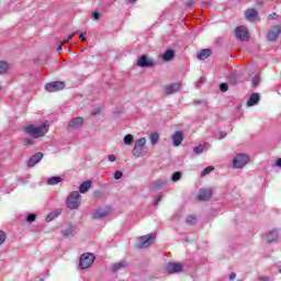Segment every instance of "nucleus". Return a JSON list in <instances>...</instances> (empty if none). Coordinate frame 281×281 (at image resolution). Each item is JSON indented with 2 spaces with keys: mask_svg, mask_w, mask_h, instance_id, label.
Segmentation results:
<instances>
[{
  "mask_svg": "<svg viewBox=\"0 0 281 281\" xmlns=\"http://www.w3.org/2000/svg\"><path fill=\"white\" fill-rule=\"evenodd\" d=\"M179 179H181V172L176 171V172L172 175V181H179Z\"/></svg>",
  "mask_w": 281,
  "mask_h": 281,
  "instance_id": "obj_38",
  "label": "nucleus"
},
{
  "mask_svg": "<svg viewBox=\"0 0 281 281\" xmlns=\"http://www.w3.org/2000/svg\"><path fill=\"white\" fill-rule=\"evenodd\" d=\"M258 102H260V94L252 93L247 101V106H256Z\"/></svg>",
  "mask_w": 281,
  "mask_h": 281,
  "instance_id": "obj_19",
  "label": "nucleus"
},
{
  "mask_svg": "<svg viewBox=\"0 0 281 281\" xmlns=\"http://www.w3.org/2000/svg\"><path fill=\"white\" fill-rule=\"evenodd\" d=\"M134 136L132 134H127L124 136L123 142L126 146H131L133 144Z\"/></svg>",
  "mask_w": 281,
  "mask_h": 281,
  "instance_id": "obj_28",
  "label": "nucleus"
},
{
  "mask_svg": "<svg viewBox=\"0 0 281 281\" xmlns=\"http://www.w3.org/2000/svg\"><path fill=\"white\" fill-rule=\"evenodd\" d=\"M63 89H65V81H53L45 85V91H48V93H56L63 91Z\"/></svg>",
  "mask_w": 281,
  "mask_h": 281,
  "instance_id": "obj_5",
  "label": "nucleus"
},
{
  "mask_svg": "<svg viewBox=\"0 0 281 281\" xmlns=\"http://www.w3.org/2000/svg\"><path fill=\"white\" fill-rule=\"evenodd\" d=\"M193 1L192 0H189L188 2H187V8H190L191 5H193Z\"/></svg>",
  "mask_w": 281,
  "mask_h": 281,
  "instance_id": "obj_49",
  "label": "nucleus"
},
{
  "mask_svg": "<svg viewBox=\"0 0 281 281\" xmlns=\"http://www.w3.org/2000/svg\"><path fill=\"white\" fill-rule=\"evenodd\" d=\"M124 173L122 171H115L114 172V179L120 180L121 177H123Z\"/></svg>",
  "mask_w": 281,
  "mask_h": 281,
  "instance_id": "obj_41",
  "label": "nucleus"
},
{
  "mask_svg": "<svg viewBox=\"0 0 281 281\" xmlns=\"http://www.w3.org/2000/svg\"><path fill=\"white\" fill-rule=\"evenodd\" d=\"M27 223H34L36 221V214H30L26 216Z\"/></svg>",
  "mask_w": 281,
  "mask_h": 281,
  "instance_id": "obj_36",
  "label": "nucleus"
},
{
  "mask_svg": "<svg viewBox=\"0 0 281 281\" xmlns=\"http://www.w3.org/2000/svg\"><path fill=\"white\" fill-rule=\"evenodd\" d=\"M81 201L80 192L72 191L66 200V206L68 210H78V207H80Z\"/></svg>",
  "mask_w": 281,
  "mask_h": 281,
  "instance_id": "obj_2",
  "label": "nucleus"
},
{
  "mask_svg": "<svg viewBox=\"0 0 281 281\" xmlns=\"http://www.w3.org/2000/svg\"><path fill=\"white\" fill-rule=\"evenodd\" d=\"M65 43H61L59 46H58V48H57V52H61L63 50V45H64Z\"/></svg>",
  "mask_w": 281,
  "mask_h": 281,
  "instance_id": "obj_52",
  "label": "nucleus"
},
{
  "mask_svg": "<svg viewBox=\"0 0 281 281\" xmlns=\"http://www.w3.org/2000/svg\"><path fill=\"white\" fill-rule=\"evenodd\" d=\"M109 161L113 162V161H117V157H115V155H109L108 156Z\"/></svg>",
  "mask_w": 281,
  "mask_h": 281,
  "instance_id": "obj_44",
  "label": "nucleus"
},
{
  "mask_svg": "<svg viewBox=\"0 0 281 281\" xmlns=\"http://www.w3.org/2000/svg\"><path fill=\"white\" fill-rule=\"evenodd\" d=\"M279 273H281V268L279 269Z\"/></svg>",
  "mask_w": 281,
  "mask_h": 281,
  "instance_id": "obj_55",
  "label": "nucleus"
},
{
  "mask_svg": "<svg viewBox=\"0 0 281 281\" xmlns=\"http://www.w3.org/2000/svg\"><path fill=\"white\" fill-rule=\"evenodd\" d=\"M5 238H8L5 232L0 231V245H3L5 243Z\"/></svg>",
  "mask_w": 281,
  "mask_h": 281,
  "instance_id": "obj_34",
  "label": "nucleus"
},
{
  "mask_svg": "<svg viewBox=\"0 0 281 281\" xmlns=\"http://www.w3.org/2000/svg\"><path fill=\"white\" fill-rule=\"evenodd\" d=\"M89 188H91V181H85L79 187V190H80L81 194H86V192H89Z\"/></svg>",
  "mask_w": 281,
  "mask_h": 281,
  "instance_id": "obj_24",
  "label": "nucleus"
},
{
  "mask_svg": "<svg viewBox=\"0 0 281 281\" xmlns=\"http://www.w3.org/2000/svg\"><path fill=\"white\" fill-rule=\"evenodd\" d=\"M235 279H236V273H234V272L231 273V274H229V280H235Z\"/></svg>",
  "mask_w": 281,
  "mask_h": 281,
  "instance_id": "obj_48",
  "label": "nucleus"
},
{
  "mask_svg": "<svg viewBox=\"0 0 281 281\" xmlns=\"http://www.w3.org/2000/svg\"><path fill=\"white\" fill-rule=\"evenodd\" d=\"M130 1H132V2H134V3H135V1H137V0H130Z\"/></svg>",
  "mask_w": 281,
  "mask_h": 281,
  "instance_id": "obj_53",
  "label": "nucleus"
},
{
  "mask_svg": "<svg viewBox=\"0 0 281 281\" xmlns=\"http://www.w3.org/2000/svg\"><path fill=\"white\" fill-rule=\"evenodd\" d=\"M60 216V211H53L46 216V222L50 223V221H54V218H58Z\"/></svg>",
  "mask_w": 281,
  "mask_h": 281,
  "instance_id": "obj_26",
  "label": "nucleus"
},
{
  "mask_svg": "<svg viewBox=\"0 0 281 281\" xmlns=\"http://www.w3.org/2000/svg\"><path fill=\"white\" fill-rule=\"evenodd\" d=\"M83 124H85V117L77 116L69 122L67 130L74 131V128H78V126H82Z\"/></svg>",
  "mask_w": 281,
  "mask_h": 281,
  "instance_id": "obj_12",
  "label": "nucleus"
},
{
  "mask_svg": "<svg viewBox=\"0 0 281 281\" xmlns=\"http://www.w3.org/2000/svg\"><path fill=\"white\" fill-rule=\"evenodd\" d=\"M181 90V83H171L164 87L165 95H172Z\"/></svg>",
  "mask_w": 281,
  "mask_h": 281,
  "instance_id": "obj_13",
  "label": "nucleus"
},
{
  "mask_svg": "<svg viewBox=\"0 0 281 281\" xmlns=\"http://www.w3.org/2000/svg\"><path fill=\"white\" fill-rule=\"evenodd\" d=\"M278 239V231H272L269 233V235L266 238L267 243H273Z\"/></svg>",
  "mask_w": 281,
  "mask_h": 281,
  "instance_id": "obj_25",
  "label": "nucleus"
},
{
  "mask_svg": "<svg viewBox=\"0 0 281 281\" xmlns=\"http://www.w3.org/2000/svg\"><path fill=\"white\" fill-rule=\"evenodd\" d=\"M214 170V166H209L206 167L202 172H201V177H205L207 175H210V172H212Z\"/></svg>",
  "mask_w": 281,
  "mask_h": 281,
  "instance_id": "obj_32",
  "label": "nucleus"
},
{
  "mask_svg": "<svg viewBox=\"0 0 281 281\" xmlns=\"http://www.w3.org/2000/svg\"><path fill=\"white\" fill-rule=\"evenodd\" d=\"M24 132H26L27 135H31L34 139H38L40 137H45V135H47L49 125H47V123H43L40 126L29 125L24 127Z\"/></svg>",
  "mask_w": 281,
  "mask_h": 281,
  "instance_id": "obj_1",
  "label": "nucleus"
},
{
  "mask_svg": "<svg viewBox=\"0 0 281 281\" xmlns=\"http://www.w3.org/2000/svg\"><path fill=\"white\" fill-rule=\"evenodd\" d=\"M276 166H278V168H281V158H278V159H277Z\"/></svg>",
  "mask_w": 281,
  "mask_h": 281,
  "instance_id": "obj_47",
  "label": "nucleus"
},
{
  "mask_svg": "<svg viewBox=\"0 0 281 281\" xmlns=\"http://www.w3.org/2000/svg\"><path fill=\"white\" fill-rule=\"evenodd\" d=\"M32 144H34V140L32 138L24 139V146H32Z\"/></svg>",
  "mask_w": 281,
  "mask_h": 281,
  "instance_id": "obj_39",
  "label": "nucleus"
},
{
  "mask_svg": "<svg viewBox=\"0 0 281 281\" xmlns=\"http://www.w3.org/2000/svg\"><path fill=\"white\" fill-rule=\"evenodd\" d=\"M228 90H229V86H227V83L220 85V91H222L223 93H225Z\"/></svg>",
  "mask_w": 281,
  "mask_h": 281,
  "instance_id": "obj_35",
  "label": "nucleus"
},
{
  "mask_svg": "<svg viewBox=\"0 0 281 281\" xmlns=\"http://www.w3.org/2000/svg\"><path fill=\"white\" fill-rule=\"evenodd\" d=\"M160 201H161V195H158V196L156 198V205H158Z\"/></svg>",
  "mask_w": 281,
  "mask_h": 281,
  "instance_id": "obj_51",
  "label": "nucleus"
},
{
  "mask_svg": "<svg viewBox=\"0 0 281 281\" xmlns=\"http://www.w3.org/2000/svg\"><path fill=\"white\" fill-rule=\"evenodd\" d=\"M165 183L154 182L153 190H159V188H162Z\"/></svg>",
  "mask_w": 281,
  "mask_h": 281,
  "instance_id": "obj_40",
  "label": "nucleus"
},
{
  "mask_svg": "<svg viewBox=\"0 0 281 281\" xmlns=\"http://www.w3.org/2000/svg\"><path fill=\"white\" fill-rule=\"evenodd\" d=\"M95 261V256L91 252L82 254L79 259L80 269H89L91 265Z\"/></svg>",
  "mask_w": 281,
  "mask_h": 281,
  "instance_id": "obj_4",
  "label": "nucleus"
},
{
  "mask_svg": "<svg viewBox=\"0 0 281 281\" xmlns=\"http://www.w3.org/2000/svg\"><path fill=\"white\" fill-rule=\"evenodd\" d=\"M74 36H76V33L70 34L67 38H65L64 43H69Z\"/></svg>",
  "mask_w": 281,
  "mask_h": 281,
  "instance_id": "obj_43",
  "label": "nucleus"
},
{
  "mask_svg": "<svg viewBox=\"0 0 281 281\" xmlns=\"http://www.w3.org/2000/svg\"><path fill=\"white\" fill-rule=\"evenodd\" d=\"M134 157H144L146 155V138L142 137L136 140L135 146L132 150Z\"/></svg>",
  "mask_w": 281,
  "mask_h": 281,
  "instance_id": "obj_3",
  "label": "nucleus"
},
{
  "mask_svg": "<svg viewBox=\"0 0 281 281\" xmlns=\"http://www.w3.org/2000/svg\"><path fill=\"white\" fill-rule=\"evenodd\" d=\"M138 240H139L138 241L139 249L150 247V245H153V241L155 240V234L151 233L148 235L140 236Z\"/></svg>",
  "mask_w": 281,
  "mask_h": 281,
  "instance_id": "obj_7",
  "label": "nucleus"
},
{
  "mask_svg": "<svg viewBox=\"0 0 281 281\" xmlns=\"http://www.w3.org/2000/svg\"><path fill=\"white\" fill-rule=\"evenodd\" d=\"M172 58H175V50L172 49L166 50L162 55V60H165V63H169V60H172Z\"/></svg>",
  "mask_w": 281,
  "mask_h": 281,
  "instance_id": "obj_22",
  "label": "nucleus"
},
{
  "mask_svg": "<svg viewBox=\"0 0 281 281\" xmlns=\"http://www.w3.org/2000/svg\"><path fill=\"white\" fill-rule=\"evenodd\" d=\"M235 36L238 41H249V31L246 26H237L235 30Z\"/></svg>",
  "mask_w": 281,
  "mask_h": 281,
  "instance_id": "obj_8",
  "label": "nucleus"
},
{
  "mask_svg": "<svg viewBox=\"0 0 281 281\" xmlns=\"http://www.w3.org/2000/svg\"><path fill=\"white\" fill-rule=\"evenodd\" d=\"M187 225H196V217L194 215H189L186 220Z\"/></svg>",
  "mask_w": 281,
  "mask_h": 281,
  "instance_id": "obj_29",
  "label": "nucleus"
},
{
  "mask_svg": "<svg viewBox=\"0 0 281 281\" xmlns=\"http://www.w3.org/2000/svg\"><path fill=\"white\" fill-rule=\"evenodd\" d=\"M137 67H155V61L150 58H148L146 55H143L139 57V59L136 61Z\"/></svg>",
  "mask_w": 281,
  "mask_h": 281,
  "instance_id": "obj_11",
  "label": "nucleus"
},
{
  "mask_svg": "<svg viewBox=\"0 0 281 281\" xmlns=\"http://www.w3.org/2000/svg\"><path fill=\"white\" fill-rule=\"evenodd\" d=\"M166 271L169 276H172V273H181V271H183V266L181 263H169Z\"/></svg>",
  "mask_w": 281,
  "mask_h": 281,
  "instance_id": "obj_14",
  "label": "nucleus"
},
{
  "mask_svg": "<svg viewBox=\"0 0 281 281\" xmlns=\"http://www.w3.org/2000/svg\"><path fill=\"white\" fill-rule=\"evenodd\" d=\"M172 144L173 146H181L183 144V133L182 132H176L172 136Z\"/></svg>",
  "mask_w": 281,
  "mask_h": 281,
  "instance_id": "obj_17",
  "label": "nucleus"
},
{
  "mask_svg": "<svg viewBox=\"0 0 281 281\" xmlns=\"http://www.w3.org/2000/svg\"><path fill=\"white\" fill-rule=\"evenodd\" d=\"M92 18H93L95 21H98V20L100 19V12L94 11V12L92 13Z\"/></svg>",
  "mask_w": 281,
  "mask_h": 281,
  "instance_id": "obj_42",
  "label": "nucleus"
},
{
  "mask_svg": "<svg viewBox=\"0 0 281 281\" xmlns=\"http://www.w3.org/2000/svg\"><path fill=\"white\" fill-rule=\"evenodd\" d=\"M150 142H151V144H157V142H159V134L153 133L150 135Z\"/></svg>",
  "mask_w": 281,
  "mask_h": 281,
  "instance_id": "obj_33",
  "label": "nucleus"
},
{
  "mask_svg": "<svg viewBox=\"0 0 281 281\" xmlns=\"http://www.w3.org/2000/svg\"><path fill=\"white\" fill-rule=\"evenodd\" d=\"M279 16H278V13H271L269 14V19H272V20H277Z\"/></svg>",
  "mask_w": 281,
  "mask_h": 281,
  "instance_id": "obj_45",
  "label": "nucleus"
},
{
  "mask_svg": "<svg viewBox=\"0 0 281 281\" xmlns=\"http://www.w3.org/2000/svg\"><path fill=\"white\" fill-rule=\"evenodd\" d=\"M212 194H214L212 189H204L200 191L198 199L199 201H210V199H212Z\"/></svg>",
  "mask_w": 281,
  "mask_h": 281,
  "instance_id": "obj_16",
  "label": "nucleus"
},
{
  "mask_svg": "<svg viewBox=\"0 0 281 281\" xmlns=\"http://www.w3.org/2000/svg\"><path fill=\"white\" fill-rule=\"evenodd\" d=\"M110 269L111 271H113V273L120 271L121 269H126V261H119L116 263H112Z\"/></svg>",
  "mask_w": 281,
  "mask_h": 281,
  "instance_id": "obj_21",
  "label": "nucleus"
},
{
  "mask_svg": "<svg viewBox=\"0 0 281 281\" xmlns=\"http://www.w3.org/2000/svg\"><path fill=\"white\" fill-rule=\"evenodd\" d=\"M8 63L7 61H0V74H5L8 71Z\"/></svg>",
  "mask_w": 281,
  "mask_h": 281,
  "instance_id": "obj_31",
  "label": "nucleus"
},
{
  "mask_svg": "<svg viewBox=\"0 0 281 281\" xmlns=\"http://www.w3.org/2000/svg\"><path fill=\"white\" fill-rule=\"evenodd\" d=\"M63 236H65L66 238L74 236V226H68L67 228H65L63 231Z\"/></svg>",
  "mask_w": 281,
  "mask_h": 281,
  "instance_id": "obj_27",
  "label": "nucleus"
},
{
  "mask_svg": "<svg viewBox=\"0 0 281 281\" xmlns=\"http://www.w3.org/2000/svg\"><path fill=\"white\" fill-rule=\"evenodd\" d=\"M249 164V156L238 154L233 160V168H245Z\"/></svg>",
  "mask_w": 281,
  "mask_h": 281,
  "instance_id": "obj_6",
  "label": "nucleus"
},
{
  "mask_svg": "<svg viewBox=\"0 0 281 281\" xmlns=\"http://www.w3.org/2000/svg\"><path fill=\"white\" fill-rule=\"evenodd\" d=\"M195 155H201L205 151V147L203 145L196 146L193 148Z\"/></svg>",
  "mask_w": 281,
  "mask_h": 281,
  "instance_id": "obj_30",
  "label": "nucleus"
},
{
  "mask_svg": "<svg viewBox=\"0 0 281 281\" xmlns=\"http://www.w3.org/2000/svg\"><path fill=\"white\" fill-rule=\"evenodd\" d=\"M111 213V209L110 207H105V209H98L93 212L92 214V218L94 221H98L100 218H106V216H109V214Z\"/></svg>",
  "mask_w": 281,
  "mask_h": 281,
  "instance_id": "obj_10",
  "label": "nucleus"
},
{
  "mask_svg": "<svg viewBox=\"0 0 281 281\" xmlns=\"http://www.w3.org/2000/svg\"><path fill=\"white\" fill-rule=\"evenodd\" d=\"M200 80H201V82H203V78H201Z\"/></svg>",
  "mask_w": 281,
  "mask_h": 281,
  "instance_id": "obj_54",
  "label": "nucleus"
},
{
  "mask_svg": "<svg viewBox=\"0 0 281 281\" xmlns=\"http://www.w3.org/2000/svg\"><path fill=\"white\" fill-rule=\"evenodd\" d=\"M79 40L85 42V41H87V37H85L83 34H80V35H79Z\"/></svg>",
  "mask_w": 281,
  "mask_h": 281,
  "instance_id": "obj_50",
  "label": "nucleus"
},
{
  "mask_svg": "<svg viewBox=\"0 0 281 281\" xmlns=\"http://www.w3.org/2000/svg\"><path fill=\"white\" fill-rule=\"evenodd\" d=\"M281 34V27L280 25H274L270 29L268 32L267 38L270 42L278 41L279 36Z\"/></svg>",
  "mask_w": 281,
  "mask_h": 281,
  "instance_id": "obj_9",
  "label": "nucleus"
},
{
  "mask_svg": "<svg viewBox=\"0 0 281 281\" xmlns=\"http://www.w3.org/2000/svg\"><path fill=\"white\" fill-rule=\"evenodd\" d=\"M44 155L43 153L38 151L35 155H33L29 161H27V166L29 168H34L36 166V164H38L42 159H43Z\"/></svg>",
  "mask_w": 281,
  "mask_h": 281,
  "instance_id": "obj_15",
  "label": "nucleus"
},
{
  "mask_svg": "<svg viewBox=\"0 0 281 281\" xmlns=\"http://www.w3.org/2000/svg\"><path fill=\"white\" fill-rule=\"evenodd\" d=\"M245 16L247 21H257L258 20V12L256 9H248L245 11Z\"/></svg>",
  "mask_w": 281,
  "mask_h": 281,
  "instance_id": "obj_18",
  "label": "nucleus"
},
{
  "mask_svg": "<svg viewBox=\"0 0 281 281\" xmlns=\"http://www.w3.org/2000/svg\"><path fill=\"white\" fill-rule=\"evenodd\" d=\"M211 56H212L211 49H202L196 54V58H199V60H205L206 58H210Z\"/></svg>",
  "mask_w": 281,
  "mask_h": 281,
  "instance_id": "obj_20",
  "label": "nucleus"
},
{
  "mask_svg": "<svg viewBox=\"0 0 281 281\" xmlns=\"http://www.w3.org/2000/svg\"><path fill=\"white\" fill-rule=\"evenodd\" d=\"M259 281H271L269 277H260Z\"/></svg>",
  "mask_w": 281,
  "mask_h": 281,
  "instance_id": "obj_46",
  "label": "nucleus"
},
{
  "mask_svg": "<svg viewBox=\"0 0 281 281\" xmlns=\"http://www.w3.org/2000/svg\"><path fill=\"white\" fill-rule=\"evenodd\" d=\"M58 183H63V178H60V177H50L47 180V186H58Z\"/></svg>",
  "mask_w": 281,
  "mask_h": 281,
  "instance_id": "obj_23",
  "label": "nucleus"
},
{
  "mask_svg": "<svg viewBox=\"0 0 281 281\" xmlns=\"http://www.w3.org/2000/svg\"><path fill=\"white\" fill-rule=\"evenodd\" d=\"M258 85H260V77L255 76L252 79V87H258Z\"/></svg>",
  "mask_w": 281,
  "mask_h": 281,
  "instance_id": "obj_37",
  "label": "nucleus"
}]
</instances>
